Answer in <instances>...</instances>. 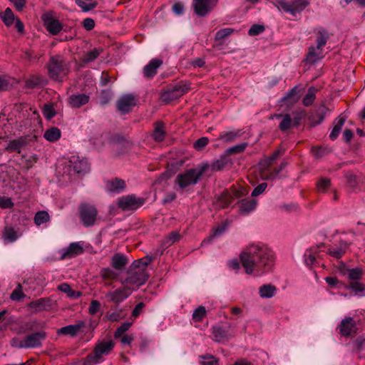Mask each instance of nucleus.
Returning a JSON list of instances; mask_svg holds the SVG:
<instances>
[{
	"instance_id": "nucleus-1",
	"label": "nucleus",
	"mask_w": 365,
	"mask_h": 365,
	"mask_svg": "<svg viewBox=\"0 0 365 365\" xmlns=\"http://www.w3.org/2000/svg\"><path fill=\"white\" fill-rule=\"evenodd\" d=\"M240 258L247 274L272 272L274 264L272 250L263 244H252L246 247Z\"/></svg>"
},
{
	"instance_id": "nucleus-2",
	"label": "nucleus",
	"mask_w": 365,
	"mask_h": 365,
	"mask_svg": "<svg viewBox=\"0 0 365 365\" xmlns=\"http://www.w3.org/2000/svg\"><path fill=\"white\" fill-rule=\"evenodd\" d=\"M207 163L202 164L199 169H189L185 172L180 173L175 178V182L180 187V189L183 190L190 185H195L201 176L208 170Z\"/></svg>"
},
{
	"instance_id": "nucleus-3",
	"label": "nucleus",
	"mask_w": 365,
	"mask_h": 365,
	"mask_svg": "<svg viewBox=\"0 0 365 365\" xmlns=\"http://www.w3.org/2000/svg\"><path fill=\"white\" fill-rule=\"evenodd\" d=\"M49 77L56 81H62L68 72V66L61 56H51L46 65Z\"/></svg>"
},
{
	"instance_id": "nucleus-4",
	"label": "nucleus",
	"mask_w": 365,
	"mask_h": 365,
	"mask_svg": "<svg viewBox=\"0 0 365 365\" xmlns=\"http://www.w3.org/2000/svg\"><path fill=\"white\" fill-rule=\"evenodd\" d=\"M114 348V343L111 340L102 341L97 343L93 354H88L86 358L88 364H97L103 361V356L111 353Z\"/></svg>"
},
{
	"instance_id": "nucleus-5",
	"label": "nucleus",
	"mask_w": 365,
	"mask_h": 365,
	"mask_svg": "<svg viewBox=\"0 0 365 365\" xmlns=\"http://www.w3.org/2000/svg\"><path fill=\"white\" fill-rule=\"evenodd\" d=\"M247 190L244 188L240 190L235 187H232L230 190H225L223 192L215 197V205L220 209L227 207L234 199L240 198L247 194Z\"/></svg>"
},
{
	"instance_id": "nucleus-6",
	"label": "nucleus",
	"mask_w": 365,
	"mask_h": 365,
	"mask_svg": "<svg viewBox=\"0 0 365 365\" xmlns=\"http://www.w3.org/2000/svg\"><path fill=\"white\" fill-rule=\"evenodd\" d=\"M278 8H281L284 12L289 13L292 16L302 12L309 4L310 0H275Z\"/></svg>"
},
{
	"instance_id": "nucleus-7",
	"label": "nucleus",
	"mask_w": 365,
	"mask_h": 365,
	"mask_svg": "<svg viewBox=\"0 0 365 365\" xmlns=\"http://www.w3.org/2000/svg\"><path fill=\"white\" fill-rule=\"evenodd\" d=\"M190 90V84L180 82L178 85L163 92L160 95V99L163 102L168 103L175 101Z\"/></svg>"
},
{
	"instance_id": "nucleus-8",
	"label": "nucleus",
	"mask_w": 365,
	"mask_h": 365,
	"mask_svg": "<svg viewBox=\"0 0 365 365\" xmlns=\"http://www.w3.org/2000/svg\"><path fill=\"white\" fill-rule=\"evenodd\" d=\"M98 210L96 207L91 204L84 202L79 206V215L82 224L85 227H90L95 224Z\"/></svg>"
},
{
	"instance_id": "nucleus-9",
	"label": "nucleus",
	"mask_w": 365,
	"mask_h": 365,
	"mask_svg": "<svg viewBox=\"0 0 365 365\" xmlns=\"http://www.w3.org/2000/svg\"><path fill=\"white\" fill-rule=\"evenodd\" d=\"M145 199L138 197L135 195L122 196L118 199L117 205L123 211L135 210L143 206Z\"/></svg>"
},
{
	"instance_id": "nucleus-10",
	"label": "nucleus",
	"mask_w": 365,
	"mask_h": 365,
	"mask_svg": "<svg viewBox=\"0 0 365 365\" xmlns=\"http://www.w3.org/2000/svg\"><path fill=\"white\" fill-rule=\"evenodd\" d=\"M322 247H327L324 243L321 242L317 246L311 247L305 251L304 255V260L307 266L312 269H315L317 267L324 265L323 264H320V262L319 261V252L318 250Z\"/></svg>"
},
{
	"instance_id": "nucleus-11",
	"label": "nucleus",
	"mask_w": 365,
	"mask_h": 365,
	"mask_svg": "<svg viewBox=\"0 0 365 365\" xmlns=\"http://www.w3.org/2000/svg\"><path fill=\"white\" fill-rule=\"evenodd\" d=\"M84 252L83 242H77L71 243L67 247L59 250L60 260L72 259L81 255Z\"/></svg>"
},
{
	"instance_id": "nucleus-12",
	"label": "nucleus",
	"mask_w": 365,
	"mask_h": 365,
	"mask_svg": "<svg viewBox=\"0 0 365 365\" xmlns=\"http://www.w3.org/2000/svg\"><path fill=\"white\" fill-rule=\"evenodd\" d=\"M218 0H194L195 13L199 16H204L210 13L216 6Z\"/></svg>"
},
{
	"instance_id": "nucleus-13",
	"label": "nucleus",
	"mask_w": 365,
	"mask_h": 365,
	"mask_svg": "<svg viewBox=\"0 0 365 365\" xmlns=\"http://www.w3.org/2000/svg\"><path fill=\"white\" fill-rule=\"evenodd\" d=\"M148 279V275H128L126 278H120L123 285L130 289L131 292L143 284Z\"/></svg>"
},
{
	"instance_id": "nucleus-14",
	"label": "nucleus",
	"mask_w": 365,
	"mask_h": 365,
	"mask_svg": "<svg viewBox=\"0 0 365 365\" xmlns=\"http://www.w3.org/2000/svg\"><path fill=\"white\" fill-rule=\"evenodd\" d=\"M131 294L130 289H127L123 285L113 292L106 293V297L109 302L119 304Z\"/></svg>"
},
{
	"instance_id": "nucleus-15",
	"label": "nucleus",
	"mask_w": 365,
	"mask_h": 365,
	"mask_svg": "<svg viewBox=\"0 0 365 365\" xmlns=\"http://www.w3.org/2000/svg\"><path fill=\"white\" fill-rule=\"evenodd\" d=\"M46 338L45 331H37L26 335L25 339L26 349L37 348L42 346V342Z\"/></svg>"
},
{
	"instance_id": "nucleus-16",
	"label": "nucleus",
	"mask_w": 365,
	"mask_h": 365,
	"mask_svg": "<svg viewBox=\"0 0 365 365\" xmlns=\"http://www.w3.org/2000/svg\"><path fill=\"white\" fill-rule=\"evenodd\" d=\"M135 105V98L131 95H125L121 97L116 103L118 110L122 114L130 112Z\"/></svg>"
},
{
	"instance_id": "nucleus-17",
	"label": "nucleus",
	"mask_w": 365,
	"mask_h": 365,
	"mask_svg": "<svg viewBox=\"0 0 365 365\" xmlns=\"http://www.w3.org/2000/svg\"><path fill=\"white\" fill-rule=\"evenodd\" d=\"M349 246L350 243L344 240H340L338 245L328 247L327 253L331 257L340 259L346 253Z\"/></svg>"
},
{
	"instance_id": "nucleus-18",
	"label": "nucleus",
	"mask_w": 365,
	"mask_h": 365,
	"mask_svg": "<svg viewBox=\"0 0 365 365\" xmlns=\"http://www.w3.org/2000/svg\"><path fill=\"white\" fill-rule=\"evenodd\" d=\"M42 19L44 26L51 34L57 35L63 29L61 23L58 19H53L51 16L45 14Z\"/></svg>"
},
{
	"instance_id": "nucleus-19",
	"label": "nucleus",
	"mask_w": 365,
	"mask_h": 365,
	"mask_svg": "<svg viewBox=\"0 0 365 365\" xmlns=\"http://www.w3.org/2000/svg\"><path fill=\"white\" fill-rule=\"evenodd\" d=\"M153 257L147 256L135 260L129 267L127 274H141L153 261Z\"/></svg>"
},
{
	"instance_id": "nucleus-20",
	"label": "nucleus",
	"mask_w": 365,
	"mask_h": 365,
	"mask_svg": "<svg viewBox=\"0 0 365 365\" xmlns=\"http://www.w3.org/2000/svg\"><path fill=\"white\" fill-rule=\"evenodd\" d=\"M69 172L74 174H84L89 170V164L86 160L73 159L69 161Z\"/></svg>"
},
{
	"instance_id": "nucleus-21",
	"label": "nucleus",
	"mask_w": 365,
	"mask_h": 365,
	"mask_svg": "<svg viewBox=\"0 0 365 365\" xmlns=\"http://www.w3.org/2000/svg\"><path fill=\"white\" fill-rule=\"evenodd\" d=\"M28 308L34 312L46 311L51 308V300L48 297L40 298L29 303Z\"/></svg>"
},
{
	"instance_id": "nucleus-22",
	"label": "nucleus",
	"mask_w": 365,
	"mask_h": 365,
	"mask_svg": "<svg viewBox=\"0 0 365 365\" xmlns=\"http://www.w3.org/2000/svg\"><path fill=\"white\" fill-rule=\"evenodd\" d=\"M85 326L86 324L83 321H79L75 324H71L61 327V329H58L57 334L75 336L83 328L85 327Z\"/></svg>"
},
{
	"instance_id": "nucleus-23",
	"label": "nucleus",
	"mask_w": 365,
	"mask_h": 365,
	"mask_svg": "<svg viewBox=\"0 0 365 365\" xmlns=\"http://www.w3.org/2000/svg\"><path fill=\"white\" fill-rule=\"evenodd\" d=\"M163 64V61L158 58L152 59L143 68V75L147 78H152L155 76L158 68Z\"/></svg>"
},
{
	"instance_id": "nucleus-24",
	"label": "nucleus",
	"mask_w": 365,
	"mask_h": 365,
	"mask_svg": "<svg viewBox=\"0 0 365 365\" xmlns=\"http://www.w3.org/2000/svg\"><path fill=\"white\" fill-rule=\"evenodd\" d=\"M90 100L89 96L85 93L73 94L68 98V102L72 108H80L88 103Z\"/></svg>"
},
{
	"instance_id": "nucleus-25",
	"label": "nucleus",
	"mask_w": 365,
	"mask_h": 365,
	"mask_svg": "<svg viewBox=\"0 0 365 365\" xmlns=\"http://www.w3.org/2000/svg\"><path fill=\"white\" fill-rule=\"evenodd\" d=\"M340 333L345 336H350L356 331V324L351 317L343 319L339 325Z\"/></svg>"
},
{
	"instance_id": "nucleus-26",
	"label": "nucleus",
	"mask_w": 365,
	"mask_h": 365,
	"mask_svg": "<svg viewBox=\"0 0 365 365\" xmlns=\"http://www.w3.org/2000/svg\"><path fill=\"white\" fill-rule=\"evenodd\" d=\"M125 181L119 178L108 180L106 183V190L110 192H121L125 190Z\"/></svg>"
},
{
	"instance_id": "nucleus-27",
	"label": "nucleus",
	"mask_w": 365,
	"mask_h": 365,
	"mask_svg": "<svg viewBox=\"0 0 365 365\" xmlns=\"http://www.w3.org/2000/svg\"><path fill=\"white\" fill-rule=\"evenodd\" d=\"M212 334L214 340L217 342H224L234 336L233 334L220 327H212Z\"/></svg>"
},
{
	"instance_id": "nucleus-28",
	"label": "nucleus",
	"mask_w": 365,
	"mask_h": 365,
	"mask_svg": "<svg viewBox=\"0 0 365 365\" xmlns=\"http://www.w3.org/2000/svg\"><path fill=\"white\" fill-rule=\"evenodd\" d=\"M360 275H349L351 279L349 288L359 296H365V284L359 282Z\"/></svg>"
},
{
	"instance_id": "nucleus-29",
	"label": "nucleus",
	"mask_w": 365,
	"mask_h": 365,
	"mask_svg": "<svg viewBox=\"0 0 365 365\" xmlns=\"http://www.w3.org/2000/svg\"><path fill=\"white\" fill-rule=\"evenodd\" d=\"M128 259L126 256L122 253H115L111 258L110 265L115 269L120 271L128 264Z\"/></svg>"
},
{
	"instance_id": "nucleus-30",
	"label": "nucleus",
	"mask_w": 365,
	"mask_h": 365,
	"mask_svg": "<svg viewBox=\"0 0 365 365\" xmlns=\"http://www.w3.org/2000/svg\"><path fill=\"white\" fill-rule=\"evenodd\" d=\"M166 133L165 130V124L162 121H157L155 123V128L152 133L153 140L160 143L164 140Z\"/></svg>"
},
{
	"instance_id": "nucleus-31",
	"label": "nucleus",
	"mask_w": 365,
	"mask_h": 365,
	"mask_svg": "<svg viewBox=\"0 0 365 365\" xmlns=\"http://www.w3.org/2000/svg\"><path fill=\"white\" fill-rule=\"evenodd\" d=\"M322 57V48L321 47H318V46H312L309 48L308 52L306 55V60L309 63H314Z\"/></svg>"
},
{
	"instance_id": "nucleus-32",
	"label": "nucleus",
	"mask_w": 365,
	"mask_h": 365,
	"mask_svg": "<svg viewBox=\"0 0 365 365\" xmlns=\"http://www.w3.org/2000/svg\"><path fill=\"white\" fill-rule=\"evenodd\" d=\"M257 205V201L253 199H243L240 202V211L242 214H247L254 210Z\"/></svg>"
},
{
	"instance_id": "nucleus-33",
	"label": "nucleus",
	"mask_w": 365,
	"mask_h": 365,
	"mask_svg": "<svg viewBox=\"0 0 365 365\" xmlns=\"http://www.w3.org/2000/svg\"><path fill=\"white\" fill-rule=\"evenodd\" d=\"M229 160L226 155L221 156L219 159L215 160L211 164H207L212 172H217L223 170L228 164Z\"/></svg>"
},
{
	"instance_id": "nucleus-34",
	"label": "nucleus",
	"mask_w": 365,
	"mask_h": 365,
	"mask_svg": "<svg viewBox=\"0 0 365 365\" xmlns=\"http://www.w3.org/2000/svg\"><path fill=\"white\" fill-rule=\"evenodd\" d=\"M328 110V108L324 105H321L316 110L315 113L311 115L310 118L314 124H319L324 120V116Z\"/></svg>"
},
{
	"instance_id": "nucleus-35",
	"label": "nucleus",
	"mask_w": 365,
	"mask_h": 365,
	"mask_svg": "<svg viewBox=\"0 0 365 365\" xmlns=\"http://www.w3.org/2000/svg\"><path fill=\"white\" fill-rule=\"evenodd\" d=\"M346 119L344 117L339 116L334 121V126L329 135V138L331 140H334L339 136L342 126L344 125Z\"/></svg>"
},
{
	"instance_id": "nucleus-36",
	"label": "nucleus",
	"mask_w": 365,
	"mask_h": 365,
	"mask_svg": "<svg viewBox=\"0 0 365 365\" xmlns=\"http://www.w3.org/2000/svg\"><path fill=\"white\" fill-rule=\"evenodd\" d=\"M26 145V140L19 138L18 139L11 140L9 143L6 150L10 152H16L20 153L21 149Z\"/></svg>"
},
{
	"instance_id": "nucleus-37",
	"label": "nucleus",
	"mask_w": 365,
	"mask_h": 365,
	"mask_svg": "<svg viewBox=\"0 0 365 365\" xmlns=\"http://www.w3.org/2000/svg\"><path fill=\"white\" fill-rule=\"evenodd\" d=\"M277 289L271 284H264L259 287V294L262 298H271L276 294Z\"/></svg>"
},
{
	"instance_id": "nucleus-38",
	"label": "nucleus",
	"mask_w": 365,
	"mask_h": 365,
	"mask_svg": "<svg viewBox=\"0 0 365 365\" xmlns=\"http://www.w3.org/2000/svg\"><path fill=\"white\" fill-rule=\"evenodd\" d=\"M61 130L58 128L52 127L45 131L43 137L49 142H55L61 138Z\"/></svg>"
},
{
	"instance_id": "nucleus-39",
	"label": "nucleus",
	"mask_w": 365,
	"mask_h": 365,
	"mask_svg": "<svg viewBox=\"0 0 365 365\" xmlns=\"http://www.w3.org/2000/svg\"><path fill=\"white\" fill-rule=\"evenodd\" d=\"M58 288L62 292L67 294L68 297L72 299H78L82 295L81 292L73 290L71 287L66 283L58 285Z\"/></svg>"
},
{
	"instance_id": "nucleus-40",
	"label": "nucleus",
	"mask_w": 365,
	"mask_h": 365,
	"mask_svg": "<svg viewBox=\"0 0 365 365\" xmlns=\"http://www.w3.org/2000/svg\"><path fill=\"white\" fill-rule=\"evenodd\" d=\"M317 91V88L315 87L312 86L309 88L307 94L302 100V103L304 106L309 107L314 103Z\"/></svg>"
},
{
	"instance_id": "nucleus-41",
	"label": "nucleus",
	"mask_w": 365,
	"mask_h": 365,
	"mask_svg": "<svg viewBox=\"0 0 365 365\" xmlns=\"http://www.w3.org/2000/svg\"><path fill=\"white\" fill-rule=\"evenodd\" d=\"M317 46L323 48L329 39V34L324 29L321 28L317 31Z\"/></svg>"
},
{
	"instance_id": "nucleus-42",
	"label": "nucleus",
	"mask_w": 365,
	"mask_h": 365,
	"mask_svg": "<svg viewBox=\"0 0 365 365\" xmlns=\"http://www.w3.org/2000/svg\"><path fill=\"white\" fill-rule=\"evenodd\" d=\"M181 238L180 234L177 231H173L166 235L163 240L164 246L170 247Z\"/></svg>"
},
{
	"instance_id": "nucleus-43",
	"label": "nucleus",
	"mask_w": 365,
	"mask_h": 365,
	"mask_svg": "<svg viewBox=\"0 0 365 365\" xmlns=\"http://www.w3.org/2000/svg\"><path fill=\"white\" fill-rule=\"evenodd\" d=\"M277 118H282V121L279 125V128L282 131H286L292 127V119L289 114L282 115L278 114L275 115Z\"/></svg>"
},
{
	"instance_id": "nucleus-44",
	"label": "nucleus",
	"mask_w": 365,
	"mask_h": 365,
	"mask_svg": "<svg viewBox=\"0 0 365 365\" xmlns=\"http://www.w3.org/2000/svg\"><path fill=\"white\" fill-rule=\"evenodd\" d=\"M3 237L8 242H13L19 238V235L14 228L6 227L3 232Z\"/></svg>"
},
{
	"instance_id": "nucleus-45",
	"label": "nucleus",
	"mask_w": 365,
	"mask_h": 365,
	"mask_svg": "<svg viewBox=\"0 0 365 365\" xmlns=\"http://www.w3.org/2000/svg\"><path fill=\"white\" fill-rule=\"evenodd\" d=\"M0 16L6 26H10L14 24V14L10 8L6 9V10L1 14Z\"/></svg>"
},
{
	"instance_id": "nucleus-46",
	"label": "nucleus",
	"mask_w": 365,
	"mask_h": 365,
	"mask_svg": "<svg viewBox=\"0 0 365 365\" xmlns=\"http://www.w3.org/2000/svg\"><path fill=\"white\" fill-rule=\"evenodd\" d=\"M240 132H224L220 135L219 138L223 140L226 143H232L235 141L238 137H240Z\"/></svg>"
},
{
	"instance_id": "nucleus-47",
	"label": "nucleus",
	"mask_w": 365,
	"mask_h": 365,
	"mask_svg": "<svg viewBox=\"0 0 365 365\" xmlns=\"http://www.w3.org/2000/svg\"><path fill=\"white\" fill-rule=\"evenodd\" d=\"M338 264V270L341 274H362L364 272L360 267L348 269L344 263L340 262Z\"/></svg>"
},
{
	"instance_id": "nucleus-48",
	"label": "nucleus",
	"mask_w": 365,
	"mask_h": 365,
	"mask_svg": "<svg viewBox=\"0 0 365 365\" xmlns=\"http://www.w3.org/2000/svg\"><path fill=\"white\" fill-rule=\"evenodd\" d=\"M331 185V180L328 178H320L316 183L317 189L320 192H325Z\"/></svg>"
},
{
	"instance_id": "nucleus-49",
	"label": "nucleus",
	"mask_w": 365,
	"mask_h": 365,
	"mask_svg": "<svg viewBox=\"0 0 365 365\" xmlns=\"http://www.w3.org/2000/svg\"><path fill=\"white\" fill-rule=\"evenodd\" d=\"M49 220L50 216L48 213L44 210L37 212L34 216V222L38 226L48 222Z\"/></svg>"
},
{
	"instance_id": "nucleus-50",
	"label": "nucleus",
	"mask_w": 365,
	"mask_h": 365,
	"mask_svg": "<svg viewBox=\"0 0 365 365\" xmlns=\"http://www.w3.org/2000/svg\"><path fill=\"white\" fill-rule=\"evenodd\" d=\"M101 52H102V49H98V48H93V50L88 51L84 55L83 61L84 63H89V62L94 61L99 56V55L101 54Z\"/></svg>"
},
{
	"instance_id": "nucleus-51",
	"label": "nucleus",
	"mask_w": 365,
	"mask_h": 365,
	"mask_svg": "<svg viewBox=\"0 0 365 365\" xmlns=\"http://www.w3.org/2000/svg\"><path fill=\"white\" fill-rule=\"evenodd\" d=\"M206 309L203 306H200L195 309L192 313V319L196 322H202L206 316Z\"/></svg>"
},
{
	"instance_id": "nucleus-52",
	"label": "nucleus",
	"mask_w": 365,
	"mask_h": 365,
	"mask_svg": "<svg viewBox=\"0 0 365 365\" xmlns=\"http://www.w3.org/2000/svg\"><path fill=\"white\" fill-rule=\"evenodd\" d=\"M42 81L41 77L39 76H32L25 81V86L27 88H34L38 87Z\"/></svg>"
},
{
	"instance_id": "nucleus-53",
	"label": "nucleus",
	"mask_w": 365,
	"mask_h": 365,
	"mask_svg": "<svg viewBox=\"0 0 365 365\" xmlns=\"http://www.w3.org/2000/svg\"><path fill=\"white\" fill-rule=\"evenodd\" d=\"M75 2L83 12L89 11L95 9L98 5V3L96 1H93L91 3H86L83 0H75Z\"/></svg>"
},
{
	"instance_id": "nucleus-54",
	"label": "nucleus",
	"mask_w": 365,
	"mask_h": 365,
	"mask_svg": "<svg viewBox=\"0 0 365 365\" xmlns=\"http://www.w3.org/2000/svg\"><path fill=\"white\" fill-rule=\"evenodd\" d=\"M248 143H242L237 145H235L232 147L229 148L226 150L227 155H232V154H237L242 153L246 148L247 147Z\"/></svg>"
},
{
	"instance_id": "nucleus-55",
	"label": "nucleus",
	"mask_w": 365,
	"mask_h": 365,
	"mask_svg": "<svg viewBox=\"0 0 365 365\" xmlns=\"http://www.w3.org/2000/svg\"><path fill=\"white\" fill-rule=\"evenodd\" d=\"M234 31L235 30L232 28H225L220 29L216 33L215 40L216 41L222 40L232 34Z\"/></svg>"
},
{
	"instance_id": "nucleus-56",
	"label": "nucleus",
	"mask_w": 365,
	"mask_h": 365,
	"mask_svg": "<svg viewBox=\"0 0 365 365\" xmlns=\"http://www.w3.org/2000/svg\"><path fill=\"white\" fill-rule=\"evenodd\" d=\"M42 112L44 117L48 120H51L56 115V112L52 104L44 105Z\"/></svg>"
},
{
	"instance_id": "nucleus-57",
	"label": "nucleus",
	"mask_w": 365,
	"mask_h": 365,
	"mask_svg": "<svg viewBox=\"0 0 365 365\" xmlns=\"http://www.w3.org/2000/svg\"><path fill=\"white\" fill-rule=\"evenodd\" d=\"M225 230V226H219L217 227V228H215L214 230H213V234L211 235L209 237H207V239H205L202 242V245H205V244H209L212 242V239L214 237H218L220 235H221Z\"/></svg>"
},
{
	"instance_id": "nucleus-58",
	"label": "nucleus",
	"mask_w": 365,
	"mask_h": 365,
	"mask_svg": "<svg viewBox=\"0 0 365 365\" xmlns=\"http://www.w3.org/2000/svg\"><path fill=\"white\" fill-rule=\"evenodd\" d=\"M25 297L26 295L21 291V286L19 284L17 287L11 294L10 298L13 301L20 302Z\"/></svg>"
},
{
	"instance_id": "nucleus-59",
	"label": "nucleus",
	"mask_w": 365,
	"mask_h": 365,
	"mask_svg": "<svg viewBox=\"0 0 365 365\" xmlns=\"http://www.w3.org/2000/svg\"><path fill=\"white\" fill-rule=\"evenodd\" d=\"M272 164V163L269 161L267 158L260 161L259 166L261 173V176L262 178L267 175H269V173H267V170H269Z\"/></svg>"
},
{
	"instance_id": "nucleus-60",
	"label": "nucleus",
	"mask_w": 365,
	"mask_h": 365,
	"mask_svg": "<svg viewBox=\"0 0 365 365\" xmlns=\"http://www.w3.org/2000/svg\"><path fill=\"white\" fill-rule=\"evenodd\" d=\"M329 153V150L325 147H314L312 148V153L316 158H321Z\"/></svg>"
},
{
	"instance_id": "nucleus-61",
	"label": "nucleus",
	"mask_w": 365,
	"mask_h": 365,
	"mask_svg": "<svg viewBox=\"0 0 365 365\" xmlns=\"http://www.w3.org/2000/svg\"><path fill=\"white\" fill-rule=\"evenodd\" d=\"M112 98V93L110 90H103L101 92L99 98L100 103L103 106L106 105L109 103Z\"/></svg>"
},
{
	"instance_id": "nucleus-62",
	"label": "nucleus",
	"mask_w": 365,
	"mask_h": 365,
	"mask_svg": "<svg viewBox=\"0 0 365 365\" xmlns=\"http://www.w3.org/2000/svg\"><path fill=\"white\" fill-rule=\"evenodd\" d=\"M299 93V90L297 86L293 87L289 91H288L286 95L282 98V101L284 102H287L289 100H292V102H296L297 99H293L296 96H297Z\"/></svg>"
},
{
	"instance_id": "nucleus-63",
	"label": "nucleus",
	"mask_w": 365,
	"mask_h": 365,
	"mask_svg": "<svg viewBox=\"0 0 365 365\" xmlns=\"http://www.w3.org/2000/svg\"><path fill=\"white\" fill-rule=\"evenodd\" d=\"M132 323L124 322L115 331L114 336L115 338L120 337L123 333L128 331L131 327Z\"/></svg>"
},
{
	"instance_id": "nucleus-64",
	"label": "nucleus",
	"mask_w": 365,
	"mask_h": 365,
	"mask_svg": "<svg viewBox=\"0 0 365 365\" xmlns=\"http://www.w3.org/2000/svg\"><path fill=\"white\" fill-rule=\"evenodd\" d=\"M209 143V140L206 137H202L194 143V148L197 150H202Z\"/></svg>"
}]
</instances>
